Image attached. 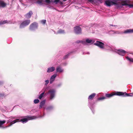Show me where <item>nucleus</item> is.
I'll return each mask as SVG.
<instances>
[{"instance_id": "obj_26", "label": "nucleus", "mask_w": 133, "mask_h": 133, "mask_svg": "<svg viewBox=\"0 0 133 133\" xmlns=\"http://www.w3.org/2000/svg\"><path fill=\"white\" fill-rule=\"evenodd\" d=\"M54 108V107L52 106H50L48 107L46 109L47 110H50L53 109Z\"/></svg>"}, {"instance_id": "obj_15", "label": "nucleus", "mask_w": 133, "mask_h": 133, "mask_svg": "<svg viewBox=\"0 0 133 133\" xmlns=\"http://www.w3.org/2000/svg\"><path fill=\"white\" fill-rule=\"evenodd\" d=\"M105 3L106 5L108 6H110L112 4H116L114 2L111 1L109 0L106 1L105 2Z\"/></svg>"}, {"instance_id": "obj_27", "label": "nucleus", "mask_w": 133, "mask_h": 133, "mask_svg": "<svg viewBox=\"0 0 133 133\" xmlns=\"http://www.w3.org/2000/svg\"><path fill=\"white\" fill-rule=\"evenodd\" d=\"M73 51H71V52H70V53H69L67 55H66L64 57L63 59H66L67 58H68L69 56L70 55V54Z\"/></svg>"}, {"instance_id": "obj_18", "label": "nucleus", "mask_w": 133, "mask_h": 133, "mask_svg": "<svg viewBox=\"0 0 133 133\" xmlns=\"http://www.w3.org/2000/svg\"><path fill=\"white\" fill-rule=\"evenodd\" d=\"M63 70L60 66H58L56 68V71L57 72L62 73L63 72Z\"/></svg>"}, {"instance_id": "obj_22", "label": "nucleus", "mask_w": 133, "mask_h": 133, "mask_svg": "<svg viewBox=\"0 0 133 133\" xmlns=\"http://www.w3.org/2000/svg\"><path fill=\"white\" fill-rule=\"evenodd\" d=\"M45 103V100H43L41 101L40 104L39 108V109L41 108L44 106Z\"/></svg>"}, {"instance_id": "obj_21", "label": "nucleus", "mask_w": 133, "mask_h": 133, "mask_svg": "<svg viewBox=\"0 0 133 133\" xmlns=\"http://www.w3.org/2000/svg\"><path fill=\"white\" fill-rule=\"evenodd\" d=\"M117 93V92L114 94H105V96L108 98H109L113 96L114 95H117L116 94Z\"/></svg>"}, {"instance_id": "obj_5", "label": "nucleus", "mask_w": 133, "mask_h": 133, "mask_svg": "<svg viewBox=\"0 0 133 133\" xmlns=\"http://www.w3.org/2000/svg\"><path fill=\"white\" fill-rule=\"evenodd\" d=\"M38 118L37 117L35 116H28L27 118H24L21 119L20 120L19 119V122H21L23 123H24L27 122L28 120L36 119Z\"/></svg>"}, {"instance_id": "obj_3", "label": "nucleus", "mask_w": 133, "mask_h": 133, "mask_svg": "<svg viewBox=\"0 0 133 133\" xmlns=\"http://www.w3.org/2000/svg\"><path fill=\"white\" fill-rule=\"evenodd\" d=\"M56 92V90L54 89H50L46 94L49 95V99L50 100H52L55 97Z\"/></svg>"}, {"instance_id": "obj_19", "label": "nucleus", "mask_w": 133, "mask_h": 133, "mask_svg": "<svg viewBox=\"0 0 133 133\" xmlns=\"http://www.w3.org/2000/svg\"><path fill=\"white\" fill-rule=\"evenodd\" d=\"M5 122V121L3 120L2 121H0V128H5L7 127H4L2 125Z\"/></svg>"}, {"instance_id": "obj_32", "label": "nucleus", "mask_w": 133, "mask_h": 133, "mask_svg": "<svg viewBox=\"0 0 133 133\" xmlns=\"http://www.w3.org/2000/svg\"><path fill=\"white\" fill-rule=\"evenodd\" d=\"M45 2L47 3H52V0H45Z\"/></svg>"}, {"instance_id": "obj_36", "label": "nucleus", "mask_w": 133, "mask_h": 133, "mask_svg": "<svg viewBox=\"0 0 133 133\" xmlns=\"http://www.w3.org/2000/svg\"><path fill=\"white\" fill-rule=\"evenodd\" d=\"M59 1V0H52V3H54L56 4H57Z\"/></svg>"}, {"instance_id": "obj_24", "label": "nucleus", "mask_w": 133, "mask_h": 133, "mask_svg": "<svg viewBox=\"0 0 133 133\" xmlns=\"http://www.w3.org/2000/svg\"><path fill=\"white\" fill-rule=\"evenodd\" d=\"M129 3V2L127 1H124V2H123L122 4V6H128V3Z\"/></svg>"}, {"instance_id": "obj_16", "label": "nucleus", "mask_w": 133, "mask_h": 133, "mask_svg": "<svg viewBox=\"0 0 133 133\" xmlns=\"http://www.w3.org/2000/svg\"><path fill=\"white\" fill-rule=\"evenodd\" d=\"M55 69V67L54 66L50 67L48 68L47 70V72L50 73L54 71Z\"/></svg>"}, {"instance_id": "obj_8", "label": "nucleus", "mask_w": 133, "mask_h": 133, "mask_svg": "<svg viewBox=\"0 0 133 133\" xmlns=\"http://www.w3.org/2000/svg\"><path fill=\"white\" fill-rule=\"evenodd\" d=\"M116 94L118 96H133V93H131L130 94L127 93L125 92H117Z\"/></svg>"}, {"instance_id": "obj_31", "label": "nucleus", "mask_w": 133, "mask_h": 133, "mask_svg": "<svg viewBox=\"0 0 133 133\" xmlns=\"http://www.w3.org/2000/svg\"><path fill=\"white\" fill-rule=\"evenodd\" d=\"M27 2L30 3L29 4H31L33 3V0H27Z\"/></svg>"}, {"instance_id": "obj_41", "label": "nucleus", "mask_w": 133, "mask_h": 133, "mask_svg": "<svg viewBox=\"0 0 133 133\" xmlns=\"http://www.w3.org/2000/svg\"><path fill=\"white\" fill-rule=\"evenodd\" d=\"M19 0V1H20L21 3V4H22V5H24L23 3H22V1H21V0Z\"/></svg>"}, {"instance_id": "obj_9", "label": "nucleus", "mask_w": 133, "mask_h": 133, "mask_svg": "<svg viewBox=\"0 0 133 133\" xmlns=\"http://www.w3.org/2000/svg\"><path fill=\"white\" fill-rule=\"evenodd\" d=\"M133 33V29H128L125 30L123 32H120L119 31H116L115 32V34H120L124 33V34H130Z\"/></svg>"}, {"instance_id": "obj_6", "label": "nucleus", "mask_w": 133, "mask_h": 133, "mask_svg": "<svg viewBox=\"0 0 133 133\" xmlns=\"http://www.w3.org/2000/svg\"><path fill=\"white\" fill-rule=\"evenodd\" d=\"M16 118L15 117H11L9 118V119L7 121V123H10V124L8 127H9L13 124L19 122V119H16L13 120V119Z\"/></svg>"}, {"instance_id": "obj_1", "label": "nucleus", "mask_w": 133, "mask_h": 133, "mask_svg": "<svg viewBox=\"0 0 133 133\" xmlns=\"http://www.w3.org/2000/svg\"><path fill=\"white\" fill-rule=\"evenodd\" d=\"M104 48H105L104 49H105L112 51H116L118 54L122 56H124L125 53H127L126 51L122 49H119L116 50H114L111 46H110L108 45H104Z\"/></svg>"}, {"instance_id": "obj_42", "label": "nucleus", "mask_w": 133, "mask_h": 133, "mask_svg": "<svg viewBox=\"0 0 133 133\" xmlns=\"http://www.w3.org/2000/svg\"><path fill=\"white\" fill-rule=\"evenodd\" d=\"M93 0H89V2H92Z\"/></svg>"}, {"instance_id": "obj_17", "label": "nucleus", "mask_w": 133, "mask_h": 133, "mask_svg": "<svg viewBox=\"0 0 133 133\" xmlns=\"http://www.w3.org/2000/svg\"><path fill=\"white\" fill-rule=\"evenodd\" d=\"M32 14V11H30L25 15V17L27 18H29L31 17V16Z\"/></svg>"}, {"instance_id": "obj_34", "label": "nucleus", "mask_w": 133, "mask_h": 133, "mask_svg": "<svg viewBox=\"0 0 133 133\" xmlns=\"http://www.w3.org/2000/svg\"><path fill=\"white\" fill-rule=\"evenodd\" d=\"M39 101L38 99H35L34 101V103L35 104H37L39 103Z\"/></svg>"}, {"instance_id": "obj_37", "label": "nucleus", "mask_w": 133, "mask_h": 133, "mask_svg": "<svg viewBox=\"0 0 133 133\" xmlns=\"http://www.w3.org/2000/svg\"><path fill=\"white\" fill-rule=\"evenodd\" d=\"M106 99V98L104 97H100L98 99L99 100H103L104 99Z\"/></svg>"}, {"instance_id": "obj_30", "label": "nucleus", "mask_w": 133, "mask_h": 133, "mask_svg": "<svg viewBox=\"0 0 133 133\" xmlns=\"http://www.w3.org/2000/svg\"><path fill=\"white\" fill-rule=\"evenodd\" d=\"M44 94V92L42 93L39 96L38 98L39 99H41L42 98V97H43Z\"/></svg>"}, {"instance_id": "obj_29", "label": "nucleus", "mask_w": 133, "mask_h": 133, "mask_svg": "<svg viewBox=\"0 0 133 133\" xmlns=\"http://www.w3.org/2000/svg\"><path fill=\"white\" fill-rule=\"evenodd\" d=\"M126 59L129 61L130 62H133V59L130 58L128 56H127L126 57Z\"/></svg>"}, {"instance_id": "obj_28", "label": "nucleus", "mask_w": 133, "mask_h": 133, "mask_svg": "<svg viewBox=\"0 0 133 133\" xmlns=\"http://www.w3.org/2000/svg\"><path fill=\"white\" fill-rule=\"evenodd\" d=\"M76 43H81L83 44L85 43V42L84 41V40H78L76 42Z\"/></svg>"}, {"instance_id": "obj_35", "label": "nucleus", "mask_w": 133, "mask_h": 133, "mask_svg": "<svg viewBox=\"0 0 133 133\" xmlns=\"http://www.w3.org/2000/svg\"><path fill=\"white\" fill-rule=\"evenodd\" d=\"M41 23L43 24H45L46 22V20L45 19H43L41 21Z\"/></svg>"}, {"instance_id": "obj_7", "label": "nucleus", "mask_w": 133, "mask_h": 133, "mask_svg": "<svg viewBox=\"0 0 133 133\" xmlns=\"http://www.w3.org/2000/svg\"><path fill=\"white\" fill-rule=\"evenodd\" d=\"M30 20L29 19L25 20L22 22L21 24L20 28H22L28 25L30 23Z\"/></svg>"}, {"instance_id": "obj_25", "label": "nucleus", "mask_w": 133, "mask_h": 133, "mask_svg": "<svg viewBox=\"0 0 133 133\" xmlns=\"http://www.w3.org/2000/svg\"><path fill=\"white\" fill-rule=\"evenodd\" d=\"M64 31L63 30L60 29L59 30L57 31V34H61L64 33Z\"/></svg>"}, {"instance_id": "obj_23", "label": "nucleus", "mask_w": 133, "mask_h": 133, "mask_svg": "<svg viewBox=\"0 0 133 133\" xmlns=\"http://www.w3.org/2000/svg\"><path fill=\"white\" fill-rule=\"evenodd\" d=\"M44 2V0H38L36 2V3L40 5H42Z\"/></svg>"}, {"instance_id": "obj_20", "label": "nucleus", "mask_w": 133, "mask_h": 133, "mask_svg": "<svg viewBox=\"0 0 133 133\" xmlns=\"http://www.w3.org/2000/svg\"><path fill=\"white\" fill-rule=\"evenodd\" d=\"M6 23H10V22L7 20L0 21V25Z\"/></svg>"}, {"instance_id": "obj_33", "label": "nucleus", "mask_w": 133, "mask_h": 133, "mask_svg": "<svg viewBox=\"0 0 133 133\" xmlns=\"http://www.w3.org/2000/svg\"><path fill=\"white\" fill-rule=\"evenodd\" d=\"M62 85V82H60L58 83L57 85V87H61Z\"/></svg>"}, {"instance_id": "obj_10", "label": "nucleus", "mask_w": 133, "mask_h": 133, "mask_svg": "<svg viewBox=\"0 0 133 133\" xmlns=\"http://www.w3.org/2000/svg\"><path fill=\"white\" fill-rule=\"evenodd\" d=\"M94 44L97 46L101 49H104V43L102 42L97 41L96 43H94Z\"/></svg>"}, {"instance_id": "obj_44", "label": "nucleus", "mask_w": 133, "mask_h": 133, "mask_svg": "<svg viewBox=\"0 0 133 133\" xmlns=\"http://www.w3.org/2000/svg\"><path fill=\"white\" fill-rule=\"evenodd\" d=\"M67 64V63H66L64 65H66Z\"/></svg>"}, {"instance_id": "obj_39", "label": "nucleus", "mask_w": 133, "mask_h": 133, "mask_svg": "<svg viewBox=\"0 0 133 133\" xmlns=\"http://www.w3.org/2000/svg\"><path fill=\"white\" fill-rule=\"evenodd\" d=\"M128 6L129 8H133V4H128Z\"/></svg>"}, {"instance_id": "obj_38", "label": "nucleus", "mask_w": 133, "mask_h": 133, "mask_svg": "<svg viewBox=\"0 0 133 133\" xmlns=\"http://www.w3.org/2000/svg\"><path fill=\"white\" fill-rule=\"evenodd\" d=\"M45 85L46 86L49 82V81L48 80H46L45 81Z\"/></svg>"}, {"instance_id": "obj_14", "label": "nucleus", "mask_w": 133, "mask_h": 133, "mask_svg": "<svg viewBox=\"0 0 133 133\" xmlns=\"http://www.w3.org/2000/svg\"><path fill=\"white\" fill-rule=\"evenodd\" d=\"M7 4L2 0H0V8H3L6 6Z\"/></svg>"}, {"instance_id": "obj_40", "label": "nucleus", "mask_w": 133, "mask_h": 133, "mask_svg": "<svg viewBox=\"0 0 133 133\" xmlns=\"http://www.w3.org/2000/svg\"><path fill=\"white\" fill-rule=\"evenodd\" d=\"M4 82L3 81H0V85L3 84Z\"/></svg>"}, {"instance_id": "obj_4", "label": "nucleus", "mask_w": 133, "mask_h": 133, "mask_svg": "<svg viewBox=\"0 0 133 133\" xmlns=\"http://www.w3.org/2000/svg\"><path fill=\"white\" fill-rule=\"evenodd\" d=\"M38 26V23L36 22H34L31 23L29 26V29L31 31H34L37 29Z\"/></svg>"}, {"instance_id": "obj_12", "label": "nucleus", "mask_w": 133, "mask_h": 133, "mask_svg": "<svg viewBox=\"0 0 133 133\" xmlns=\"http://www.w3.org/2000/svg\"><path fill=\"white\" fill-rule=\"evenodd\" d=\"M57 76V74L55 73L52 75L50 77V84H52L55 81V78Z\"/></svg>"}, {"instance_id": "obj_45", "label": "nucleus", "mask_w": 133, "mask_h": 133, "mask_svg": "<svg viewBox=\"0 0 133 133\" xmlns=\"http://www.w3.org/2000/svg\"><path fill=\"white\" fill-rule=\"evenodd\" d=\"M66 0H63V1H66Z\"/></svg>"}, {"instance_id": "obj_2", "label": "nucleus", "mask_w": 133, "mask_h": 133, "mask_svg": "<svg viewBox=\"0 0 133 133\" xmlns=\"http://www.w3.org/2000/svg\"><path fill=\"white\" fill-rule=\"evenodd\" d=\"M96 94L95 93H93L91 94L89 96L88 98V100L89 101L88 106L92 111V112L94 113V105L92 104L90 101L92 100L94 97L95 96Z\"/></svg>"}, {"instance_id": "obj_11", "label": "nucleus", "mask_w": 133, "mask_h": 133, "mask_svg": "<svg viewBox=\"0 0 133 133\" xmlns=\"http://www.w3.org/2000/svg\"><path fill=\"white\" fill-rule=\"evenodd\" d=\"M75 32L77 34H79L81 33V29L79 26H76L74 28Z\"/></svg>"}, {"instance_id": "obj_13", "label": "nucleus", "mask_w": 133, "mask_h": 133, "mask_svg": "<svg viewBox=\"0 0 133 133\" xmlns=\"http://www.w3.org/2000/svg\"><path fill=\"white\" fill-rule=\"evenodd\" d=\"M84 41L85 42V43L83 44L84 45L86 44L87 43H91L92 44L95 42V41L94 39H91L89 38H86L85 40Z\"/></svg>"}, {"instance_id": "obj_43", "label": "nucleus", "mask_w": 133, "mask_h": 133, "mask_svg": "<svg viewBox=\"0 0 133 133\" xmlns=\"http://www.w3.org/2000/svg\"><path fill=\"white\" fill-rule=\"evenodd\" d=\"M43 117V116H39V117H39V118H42Z\"/></svg>"}]
</instances>
